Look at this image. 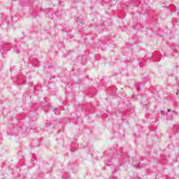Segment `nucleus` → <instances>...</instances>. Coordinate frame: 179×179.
<instances>
[{"instance_id": "nucleus-1", "label": "nucleus", "mask_w": 179, "mask_h": 179, "mask_svg": "<svg viewBox=\"0 0 179 179\" xmlns=\"http://www.w3.org/2000/svg\"><path fill=\"white\" fill-rule=\"evenodd\" d=\"M108 157L110 158L105 159V164L106 166H111L113 164L116 166H122L124 163H127V162L129 161V156H128V154L120 150L114 152L113 154L109 152Z\"/></svg>"}, {"instance_id": "nucleus-2", "label": "nucleus", "mask_w": 179, "mask_h": 179, "mask_svg": "<svg viewBox=\"0 0 179 179\" xmlns=\"http://www.w3.org/2000/svg\"><path fill=\"white\" fill-rule=\"evenodd\" d=\"M152 59L154 62H159L160 61V58H162V55L160 54V52L157 51L152 54Z\"/></svg>"}, {"instance_id": "nucleus-3", "label": "nucleus", "mask_w": 179, "mask_h": 179, "mask_svg": "<svg viewBox=\"0 0 179 179\" xmlns=\"http://www.w3.org/2000/svg\"><path fill=\"white\" fill-rule=\"evenodd\" d=\"M44 13H45L46 17H49V19H52V17H54V15H52V13L51 12V8L45 9Z\"/></svg>"}, {"instance_id": "nucleus-4", "label": "nucleus", "mask_w": 179, "mask_h": 179, "mask_svg": "<svg viewBox=\"0 0 179 179\" xmlns=\"http://www.w3.org/2000/svg\"><path fill=\"white\" fill-rule=\"evenodd\" d=\"M1 47H4V48H8V47H10V43H3L1 42L0 43Z\"/></svg>"}, {"instance_id": "nucleus-5", "label": "nucleus", "mask_w": 179, "mask_h": 179, "mask_svg": "<svg viewBox=\"0 0 179 179\" xmlns=\"http://www.w3.org/2000/svg\"><path fill=\"white\" fill-rule=\"evenodd\" d=\"M142 85H143V83H136L135 86H136L137 92H139L141 90V86H142Z\"/></svg>"}, {"instance_id": "nucleus-6", "label": "nucleus", "mask_w": 179, "mask_h": 179, "mask_svg": "<svg viewBox=\"0 0 179 179\" xmlns=\"http://www.w3.org/2000/svg\"><path fill=\"white\" fill-rule=\"evenodd\" d=\"M133 166L134 167H135V169H139V166H141V164L139 163V162H133Z\"/></svg>"}, {"instance_id": "nucleus-7", "label": "nucleus", "mask_w": 179, "mask_h": 179, "mask_svg": "<svg viewBox=\"0 0 179 179\" xmlns=\"http://www.w3.org/2000/svg\"><path fill=\"white\" fill-rule=\"evenodd\" d=\"M53 113H55V115H59L61 114V110L59 108H55L53 110Z\"/></svg>"}, {"instance_id": "nucleus-8", "label": "nucleus", "mask_w": 179, "mask_h": 179, "mask_svg": "<svg viewBox=\"0 0 179 179\" xmlns=\"http://www.w3.org/2000/svg\"><path fill=\"white\" fill-rule=\"evenodd\" d=\"M46 127H48V128H52V129H54V128H55V125H54L52 123H51V122H47L46 123Z\"/></svg>"}, {"instance_id": "nucleus-9", "label": "nucleus", "mask_w": 179, "mask_h": 179, "mask_svg": "<svg viewBox=\"0 0 179 179\" xmlns=\"http://www.w3.org/2000/svg\"><path fill=\"white\" fill-rule=\"evenodd\" d=\"M76 22H77L78 26H83V24H85V22H83V21L79 22V20H76Z\"/></svg>"}, {"instance_id": "nucleus-10", "label": "nucleus", "mask_w": 179, "mask_h": 179, "mask_svg": "<svg viewBox=\"0 0 179 179\" xmlns=\"http://www.w3.org/2000/svg\"><path fill=\"white\" fill-rule=\"evenodd\" d=\"M179 130V126L178 125H175L173 127V131L174 132H178Z\"/></svg>"}, {"instance_id": "nucleus-11", "label": "nucleus", "mask_w": 179, "mask_h": 179, "mask_svg": "<svg viewBox=\"0 0 179 179\" xmlns=\"http://www.w3.org/2000/svg\"><path fill=\"white\" fill-rule=\"evenodd\" d=\"M75 145H76V143L73 142L72 145H71V152H74V148H75Z\"/></svg>"}, {"instance_id": "nucleus-12", "label": "nucleus", "mask_w": 179, "mask_h": 179, "mask_svg": "<svg viewBox=\"0 0 179 179\" xmlns=\"http://www.w3.org/2000/svg\"><path fill=\"white\" fill-rule=\"evenodd\" d=\"M14 52H16V54H19V52H20V50H19V49L14 48L13 50Z\"/></svg>"}, {"instance_id": "nucleus-13", "label": "nucleus", "mask_w": 179, "mask_h": 179, "mask_svg": "<svg viewBox=\"0 0 179 179\" xmlns=\"http://www.w3.org/2000/svg\"><path fill=\"white\" fill-rule=\"evenodd\" d=\"M144 80H145V82H149V77H145V78H144Z\"/></svg>"}, {"instance_id": "nucleus-14", "label": "nucleus", "mask_w": 179, "mask_h": 179, "mask_svg": "<svg viewBox=\"0 0 179 179\" xmlns=\"http://www.w3.org/2000/svg\"><path fill=\"white\" fill-rule=\"evenodd\" d=\"M0 52H1V54H4V53H5V50H1L0 49Z\"/></svg>"}, {"instance_id": "nucleus-15", "label": "nucleus", "mask_w": 179, "mask_h": 179, "mask_svg": "<svg viewBox=\"0 0 179 179\" xmlns=\"http://www.w3.org/2000/svg\"><path fill=\"white\" fill-rule=\"evenodd\" d=\"M167 111H168V113H170V111H171V110L170 108H168Z\"/></svg>"}, {"instance_id": "nucleus-16", "label": "nucleus", "mask_w": 179, "mask_h": 179, "mask_svg": "<svg viewBox=\"0 0 179 179\" xmlns=\"http://www.w3.org/2000/svg\"><path fill=\"white\" fill-rule=\"evenodd\" d=\"M161 114H162V115L164 114V110H162V111H161Z\"/></svg>"}, {"instance_id": "nucleus-17", "label": "nucleus", "mask_w": 179, "mask_h": 179, "mask_svg": "<svg viewBox=\"0 0 179 179\" xmlns=\"http://www.w3.org/2000/svg\"><path fill=\"white\" fill-rule=\"evenodd\" d=\"M76 85H80V83H76Z\"/></svg>"}, {"instance_id": "nucleus-18", "label": "nucleus", "mask_w": 179, "mask_h": 179, "mask_svg": "<svg viewBox=\"0 0 179 179\" xmlns=\"http://www.w3.org/2000/svg\"><path fill=\"white\" fill-rule=\"evenodd\" d=\"M7 51H10V49L7 50Z\"/></svg>"}, {"instance_id": "nucleus-19", "label": "nucleus", "mask_w": 179, "mask_h": 179, "mask_svg": "<svg viewBox=\"0 0 179 179\" xmlns=\"http://www.w3.org/2000/svg\"><path fill=\"white\" fill-rule=\"evenodd\" d=\"M2 140L0 138V143H1V141Z\"/></svg>"}, {"instance_id": "nucleus-20", "label": "nucleus", "mask_w": 179, "mask_h": 179, "mask_svg": "<svg viewBox=\"0 0 179 179\" xmlns=\"http://www.w3.org/2000/svg\"><path fill=\"white\" fill-rule=\"evenodd\" d=\"M176 94H178V92H176Z\"/></svg>"}, {"instance_id": "nucleus-21", "label": "nucleus", "mask_w": 179, "mask_h": 179, "mask_svg": "<svg viewBox=\"0 0 179 179\" xmlns=\"http://www.w3.org/2000/svg\"><path fill=\"white\" fill-rule=\"evenodd\" d=\"M65 31H66V29H65Z\"/></svg>"}, {"instance_id": "nucleus-22", "label": "nucleus", "mask_w": 179, "mask_h": 179, "mask_svg": "<svg viewBox=\"0 0 179 179\" xmlns=\"http://www.w3.org/2000/svg\"><path fill=\"white\" fill-rule=\"evenodd\" d=\"M13 1H17V0H13Z\"/></svg>"}]
</instances>
